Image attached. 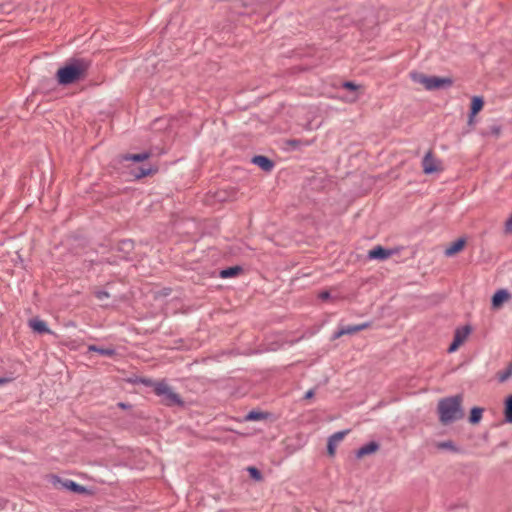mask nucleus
Masks as SVG:
<instances>
[{
	"mask_svg": "<svg viewBox=\"0 0 512 512\" xmlns=\"http://www.w3.org/2000/svg\"><path fill=\"white\" fill-rule=\"evenodd\" d=\"M91 60L71 57L57 70L55 79L60 86H68L85 80L91 68Z\"/></svg>",
	"mask_w": 512,
	"mask_h": 512,
	"instance_id": "1",
	"label": "nucleus"
},
{
	"mask_svg": "<svg viewBox=\"0 0 512 512\" xmlns=\"http://www.w3.org/2000/svg\"><path fill=\"white\" fill-rule=\"evenodd\" d=\"M462 396L455 395L446 397L438 402L439 420L443 425L453 423L456 420L463 418L464 413L461 407Z\"/></svg>",
	"mask_w": 512,
	"mask_h": 512,
	"instance_id": "2",
	"label": "nucleus"
},
{
	"mask_svg": "<svg viewBox=\"0 0 512 512\" xmlns=\"http://www.w3.org/2000/svg\"><path fill=\"white\" fill-rule=\"evenodd\" d=\"M410 77L414 82L422 84L428 91L449 89L454 83L452 77L427 76L419 72H411Z\"/></svg>",
	"mask_w": 512,
	"mask_h": 512,
	"instance_id": "3",
	"label": "nucleus"
},
{
	"mask_svg": "<svg viewBox=\"0 0 512 512\" xmlns=\"http://www.w3.org/2000/svg\"><path fill=\"white\" fill-rule=\"evenodd\" d=\"M154 393L162 397V402L166 406L184 405V401L180 395L172 391V389L164 381H160L155 385Z\"/></svg>",
	"mask_w": 512,
	"mask_h": 512,
	"instance_id": "4",
	"label": "nucleus"
},
{
	"mask_svg": "<svg viewBox=\"0 0 512 512\" xmlns=\"http://www.w3.org/2000/svg\"><path fill=\"white\" fill-rule=\"evenodd\" d=\"M51 477L53 485L59 489H66L75 494H91L85 486H82L73 480L62 479L57 475H52Z\"/></svg>",
	"mask_w": 512,
	"mask_h": 512,
	"instance_id": "5",
	"label": "nucleus"
},
{
	"mask_svg": "<svg viewBox=\"0 0 512 512\" xmlns=\"http://www.w3.org/2000/svg\"><path fill=\"white\" fill-rule=\"evenodd\" d=\"M371 326V322H364L357 325L340 326L334 333L332 339H338L344 335H353Z\"/></svg>",
	"mask_w": 512,
	"mask_h": 512,
	"instance_id": "6",
	"label": "nucleus"
},
{
	"mask_svg": "<svg viewBox=\"0 0 512 512\" xmlns=\"http://www.w3.org/2000/svg\"><path fill=\"white\" fill-rule=\"evenodd\" d=\"M158 171V166L143 164L139 167L132 168L130 170V174L134 177L135 180H139L146 176H152L158 173Z\"/></svg>",
	"mask_w": 512,
	"mask_h": 512,
	"instance_id": "7",
	"label": "nucleus"
},
{
	"mask_svg": "<svg viewBox=\"0 0 512 512\" xmlns=\"http://www.w3.org/2000/svg\"><path fill=\"white\" fill-rule=\"evenodd\" d=\"M134 248L135 244L132 239H123L117 243L115 250L120 254L121 259L130 260V254Z\"/></svg>",
	"mask_w": 512,
	"mask_h": 512,
	"instance_id": "8",
	"label": "nucleus"
},
{
	"mask_svg": "<svg viewBox=\"0 0 512 512\" xmlns=\"http://www.w3.org/2000/svg\"><path fill=\"white\" fill-rule=\"evenodd\" d=\"M151 157L150 151H144L141 153L131 154V153H125V154H119L116 158L117 162L119 164L124 163L125 161H133L136 163L144 162L145 160H148Z\"/></svg>",
	"mask_w": 512,
	"mask_h": 512,
	"instance_id": "9",
	"label": "nucleus"
},
{
	"mask_svg": "<svg viewBox=\"0 0 512 512\" xmlns=\"http://www.w3.org/2000/svg\"><path fill=\"white\" fill-rule=\"evenodd\" d=\"M396 251L392 249H386L381 245H377L368 252L369 259L375 260H386L392 256Z\"/></svg>",
	"mask_w": 512,
	"mask_h": 512,
	"instance_id": "10",
	"label": "nucleus"
},
{
	"mask_svg": "<svg viewBox=\"0 0 512 512\" xmlns=\"http://www.w3.org/2000/svg\"><path fill=\"white\" fill-rule=\"evenodd\" d=\"M511 298V294L506 289L497 290L491 298V306L493 309H499Z\"/></svg>",
	"mask_w": 512,
	"mask_h": 512,
	"instance_id": "11",
	"label": "nucleus"
},
{
	"mask_svg": "<svg viewBox=\"0 0 512 512\" xmlns=\"http://www.w3.org/2000/svg\"><path fill=\"white\" fill-rule=\"evenodd\" d=\"M238 190L234 187L228 189H219L214 193V198L217 202L233 201L237 197Z\"/></svg>",
	"mask_w": 512,
	"mask_h": 512,
	"instance_id": "12",
	"label": "nucleus"
},
{
	"mask_svg": "<svg viewBox=\"0 0 512 512\" xmlns=\"http://www.w3.org/2000/svg\"><path fill=\"white\" fill-rule=\"evenodd\" d=\"M348 432H349V430L338 431V432L334 433L333 435H331L328 438V441H327V454L329 456L333 457L335 455L337 443L339 441H341Z\"/></svg>",
	"mask_w": 512,
	"mask_h": 512,
	"instance_id": "13",
	"label": "nucleus"
},
{
	"mask_svg": "<svg viewBox=\"0 0 512 512\" xmlns=\"http://www.w3.org/2000/svg\"><path fill=\"white\" fill-rule=\"evenodd\" d=\"M423 172L427 175L435 173L440 170L437 166V160L433 158L432 152L426 153L422 160Z\"/></svg>",
	"mask_w": 512,
	"mask_h": 512,
	"instance_id": "14",
	"label": "nucleus"
},
{
	"mask_svg": "<svg viewBox=\"0 0 512 512\" xmlns=\"http://www.w3.org/2000/svg\"><path fill=\"white\" fill-rule=\"evenodd\" d=\"M251 162L265 172H270L275 166L274 161L264 155H255Z\"/></svg>",
	"mask_w": 512,
	"mask_h": 512,
	"instance_id": "15",
	"label": "nucleus"
},
{
	"mask_svg": "<svg viewBox=\"0 0 512 512\" xmlns=\"http://www.w3.org/2000/svg\"><path fill=\"white\" fill-rule=\"evenodd\" d=\"M379 449H380V444L378 442L370 441V442L364 444L363 446H361L356 451V457L359 459L363 458L364 456H367V455L377 452Z\"/></svg>",
	"mask_w": 512,
	"mask_h": 512,
	"instance_id": "16",
	"label": "nucleus"
},
{
	"mask_svg": "<svg viewBox=\"0 0 512 512\" xmlns=\"http://www.w3.org/2000/svg\"><path fill=\"white\" fill-rule=\"evenodd\" d=\"M466 245V238L460 237L457 240L453 241L446 249L445 255L447 257H451L461 252Z\"/></svg>",
	"mask_w": 512,
	"mask_h": 512,
	"instance_id": "17",
	"label": "nucleus"
},
{
	"mask_svg": "<svg viewBox=\"0 0 512 512\" xmlns=\"http://www.w3.org/2000/svg\"><path fill=\"white\" fill-rule=\"evenodd\" d=\"M29 327L38 334H46L52 333V331L48 328L47 323L44 320L39 318H32L28 322Z\"/></svg>",
	"mask_w": 512,
	"mask_h": 512,
	"instance_id": "18",
	"label": "nucleus"
},
{
	"mask_svg": "<svg viewBox=\"0 0 512 512\" xmlns=\"http://www.w3.org/2000/svg\"><path fill=\"white\" fill-rule=\"evenodd\" d=\"M364 16H356V15H345L340 18V23L342 26H350V25H362L364 22Z\"/></svg>",
	"mask_w": 512,
	"mask_h": 512,
	"instance_id": "19",
	"label": "nucleus"
},
{
	"mask_svg": "<svg viewBox=\"0 0 512 512\" xmlns=\"http://www.w3.org/2000/svg\"><path fill=\"white\" fill-rule=\"evenodd\" d=\"M471 331H472V328L470 325L458 327L454 332L453 338L462 345L465 342L468 335L471 333Z\"/></svg>",
	"mask_w": 512,
	"mask_h": 512,
	"instance_id": "20",
	"label": "nucleus"
},
{
	"mask_svg": "<svg viewBox=\"0 0 512 512\" xmlns=\"http://www.w3.org/2000/svg\"><path fill=\"white\" fill-rule=\"evenodd\" d=\"M242 272H243V268L239 265H235V266H230V267L220 270L219 276L221 278H233V277L238 276Z\"/></svg>",
	"mask_w": 512,
	"mask_h": 512,
	"instance_id": "21",
	"label": "nucleus"
},
{
	"mask_svg": "<svg viewBox=\"0 0 512 512\" xmlns=\"http://www.w3.org/2000/svg\"><path fill=\"white\" fill-rule=\"evenodd\" d=\"M484 107V98L482 96H473L470 104L471 116H476Z\"/></svg>",
	"mask_w": 512,
	"mask_h": 512,
	"instance_id": "22",
	"label": "nucleus"
},
{
	"mask_svg": "<svg viewBox=\"0 0 512 512\" xmlns=\"http://www.w3.org/2000/svg\"><path fill=\"white\" fill-rule=\"evenodd\" d=\"M88 351L96 352V353H99L100 355L107 356V357H114L117 355V352H116L115 348H113V347L102 348L97 345H89Z\"/></svg>",
	"mask_w": 512,
	"mask_h": 512,
	"instance_id": "23",
	"label": "nucleus"
},
{
	"mask_svg": "<svg viewBox=\"0 0 512 512\" xmlns=\"http://www.w3.org/2000/svg\"><path fill=\"white\" fill-rule=\"evenodd\" d=\"M271 414L268 412H263L260 410H251L248 412V414L245 416L246 421H260L267 419Z\"/></svg>",
	"mask_w": 512,
	"mask_h": 512,
	"instance_id": "24",
	"label": "nucleus"
},
{
	"mask_svg": "<svg viewBox=\"0 0 512 512\" xmlns=\"http://www.w3.org/2000/svg\"><path fill=\"white\" fill-rule=\"evenodd\" d=\"M483 411H484V409L481 407H477V406L472 407L470 410V414H469V422L472 425L478 424L482 419Z\"/></svg>",
	"mask_w": 512,
	"mask_h": 512,
	"instance_id": "25",
	"label": "nucleus"
},
{
	"mask_svg": "<svg viewBox=\"0 0 512 512\" xmlns=\"http://www.w3.org/2000/svg\"><path fill=\"white\" fill-rule=\"evenodd\" d=\"M504 419L505 422L512 423V394L504 401Z\"/></svg>",
	"mask_w": 512,
	"mask_h": 512,
	"instance_id": "26",
	"label": "nucleus"
},
{
	"mask_svg": "<svg viewBox=\"0 0 512 512\" xmlns=\"http://www.w3.org/2000/svg\"><path fill=\"white\" fill-rule=\"evenodd\" d=\"M436 447L441 450H450L451 452L458 453L460 449L454 444L452 440L437 442Z\"/></svg>",
	"mask_w": 512,
	"mask_h": 512,
	"instance_id": "27",
	"label": "nucleus"
},
{
	"mask_svg": "<svg viewBox=\"0 0 512 512\" xmlns=\"http://www.w3.org/2000/svg\"><path fill=\"white\" fill-rule=\"evenodd\" d=\"M247 471H248L251 479L258 481V482L263 480L262 472L257 467L249 466L247 468Z\"/></svg>",
	"mask_w": 512,
	"mask_h": 512,
	"instance_id": "28",
	"label": "nucleus"
},
{
	"mask_svg": "<svg viewBox=\"0 0 512 512\" xmlns=\"http://www.w3.org/2000/svg\"><path fill=\"white\" fill-rule=\"evenodd\" d=\"M130 382L141 383V384L145 385L146 387H153V389L155 388V385L158 383V382L153 381L150 378H144V377H136L134 380H130Z\"/></svg>",
	"mask_w": 512,
	"mask_h": 512,
	"instance_id": "29",
	"label": "nucleus"
},
{
	"mask_svg": "<svg viewBox=\"0 0 512 512\" xmlns=\"http://www.w3.org/2000/svg\"><path fill=\"white\" fill-rule=\"evenodd\" d=\"M511 376H512V362H510L508 364L507 368L504 371L498 373V380L500 382H504L507 379H509Z\"/></svg>",
	"mask_w": 512,
	"mask_h": 512,
	"instance_id": "30",
	"label": "nucleus"
},
{
	"mask_svg": "<svg viewBox=\"0 0 512 512\" xmlns=\"http://www.w3.org/2000/svg\"><path fill=\"white\" fill-rule=\"evenodd\" d=\"M361 86L356 84L353 81H344L342 83V88L349 90V91H357Z\"/></svg>",
	"mask_w": 512,
	"mask_h": 512,
	"instance_id": "31",
	"label": "nucleus"
},
{
	"mask_svg": "<svg viewBox=\"0 0 512 512\" xmlns=\"http://www.w3.org/2000/svg\"><path fill=\"white\" fill-rule=\"evenodd\" d=\"M502 131V127L500 125H492L489 127V131L486 133V135L491 134L495 137H499Z\"/></svg>",
	"mask_w": 512,
	"mask_h": 512,
	"instance_id": "32",
	"label": "nucleus"
},
{
	"mask_svg": "<svg viewBox=\"0 0 512 512\" xmlns=\"http://www.w3.org/2000/svg\"><path fill=\"white\" fill-rule=\"evenodd\" d=\"M94 296L98 300H103L104 298L110 297V294L107 291H105V290H95L94 291Z\"/></svg>",
	"mask_w": 512,
	"mask_h": 512,
	"instance_id": "33",
	"label": "nucleus"
},
{
	"mask_svg": "<svg viewBox=\"0 0 512 512\" xmlns=\"http://www.w3.org/2000/svg\"><path fill=\"white\" fill-rule=\"evenodd\" d=\"M286 144L292 149H297L302 144V141L299 139H289L286 141Z\"/></svg>",
	"mask_w": 512,
	"mask_h": 512,
	"instance_id": "34",
	"label": "nucleus"
},
{
	"mask_svg": "<svg viewBox=\"0 0 512 512\" xmlns=\"http://www.w3.org/2000/svg\"><path fill=\"white\" fill-rule=\"evenodd\" d=\"M460 346H461V344L453 338V340L450 343L447 351L449 353L455 352Z\"/></svg>",
	"mask_w": 512,
	"mask_h": 512,
	"instance_id": "35",
	"label": "nucleus"
},
{
	"mask_svg": "<svg viewBox=\"0 0 512 512\" xmlns=\"http://www.w3.org/2000/svg\"><path fill=\"white\" fill-rule=\"evenodd\" d=\"M505 232L512 233V213L511 216L505 222Z\"/></svg>",
	"mask_w": 512,
	"mask_h": 512,
	"instance_id": "36",
	"label": "nucleus"
},
{
	"mask_svg": "<svg viewBox=\"0 0 512 512\" xmlns=\"http://www.w3.org/2000/svg\"><path fill=\"white\" fill-rule=\"evenodd\" d=\"M319 299L323 300V301H326V300H329L331 299V294L329 291L327 290H324V291H321L318 295Z\"/></svg>",
	"mask_w": 512,
	"mask_h": 512,
	"instance_id": "37",
	"label": "nucleus"
},
{
	"mask_svg": "<svg viewBox=\"0 0 512 512\" xmlns=\"http://www.w3.org/2000/svg\"><path fill=\"white\" fill-rule=\"evenodd\" d=\"M315 395V389H310L308 390L305 395H304V399L308 400V399H312Z\"/></svg>",
	"mask_w": 512,
	"mask_h": 512,
	"instance_id": "38",
	"label": "nucleus"
},
{
	"mask_svg": "<svg viewBox=\"0 0 512 512\" xmlns=\"http://www.w3.org/2000/svg\"><path fill=\"white\" fill-rule=\"evenodd\" d=\"M117 406L121 409H128V408H131V405L129 403H125V402H119L117 404Z\"/></svg>",
	"mask_w": 512,
	"mask_h": 512,
	"instance_id": "39",
	"label": "nucleus"
},
{
	"mask_svg": "<svg viewBox=\"0 0 512 512\" xmlns=\"http://www.w3.org/2000/svg\"><path fill=\"white\" fill-rule=\"evenodd\" d=\"M474 118H475V116H471V112H469V117H468V124L469 125H472L474 123Z\"/></svg>",
	"mask_w": 512,
	"mask_h": 512,
	"instance_id": "40",
	"label": "nucleus"
},
{
	"mask_svg": "<svg viewBox=\"0 0 512 512\" xmlns=\"http://www.w3.org/2000/svg\"><path fill=\"white\" fill-rule=\"evenodd\" d=\"M10 379L8 378H5V377H0V384H5L7 382H9Z\"/></svg>",
	"mask_w": 512,
	"mask_h": 512,
	"instance_id": "41",
	"label": "nucleus"
},
{
	"mask_svg": "<svg viewBox=\"0 0 512 512\" xmlns=\"http://www.w3.org/2000/svg\"><path fill=\"white\" fill-rule=\"evenodd\" d=\"M4 118L3 117H0V121H2Z\"/></svg>",
	"mask_w": 512,
	"mask_h": 512,
	"instance_id": "42",
	"label": "nucleus"
}]
</instances>
